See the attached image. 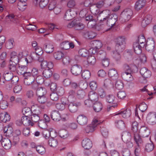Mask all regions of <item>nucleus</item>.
I'll return each instance as SVG.
<instances>
[{
    "label": "nucleus",
    "instance_id": "25",
    "mask_svg": "<svg viewBox=\"0 0 156 156\" xmlns=\"http://www.w3.org/2000/svg\"><path fill=\"white\" fill-rule=\"evenodd\" d=\"M87 25L93 29H96L98 26L97 20L93 19L88 22Z\"/></svg>",
    "mask_w": 156,
    "mask_h": 156
},
{
    "label": "nucleus",
    "instance_id": "1",
    "mask_svg": "<svg viewBox=\"0 0 156 156\" xmlns=\"http://www.w3.org/2000/svg\"><path fill=\"white\" fill-rule=\"evenodd\" d=\"M133 14V11L131 9H126L121 14L120 20L122 23L126 22L130 19Z\"/></svg>",
    "mask_w": 156,
    "mask_h": 156
},
{
    "label": "nucleus",
    "instance_id": "60",
    "mask_svg": "<svg viewBox=\"0 0 156 156\" xmlns=\"http://www.w3.org/2000/svg\"><path fill=\"white\" fill-rule=\"evenodd\" d=\"M38 102L40 103L44 104L47 101V98L45 96L38 97L37 98Z\"/></svg>",
    "mask_w": 156,
    "mask_h": 156
},
{
    "label": "nucleus",
    "instance_id": "59",
    "mask_svg": "<svg viewBox=\"0 0 156 156\" xmlns=\"http://www.w3.org/2000/svg\"><path fill=\"white\" fill-rule=\"evenodd\" d=\"M19 69L21 71H22V72L20 73L24 74V76H26V74H28V73L26 72L27 69V67L26 66L23 65L19 66Z\"/></svg>",
    "mask_w": 156,
    "mask_h": 156
},
{
    "label": "nucleus",
    "instance_id": "10",
    "mask_svg": "<svg viewBox=\"0 0 156 156\" xmlns=\"http://www.w3.org/2000/svg\"><path fill=\"white\" fill-rule=\"evenodd\" d=\"M82 147L85 149L89 150L92 147L91 141L89 139L85 138L82 142Z\"/></svg>",
    "mask_w": 156,
    "mask_h": 156
},
{
    "label": "nucleus",
    "instance_id": "50",
    "mask_svg": "<svg viewBox=\"0 0 156 156\" xmlns=\"http://www.w3.org/2000/svg\"><path fill=\"white\" fill-rule=\"evenodd\" d=\"M8 103L6 100H2L0 101V107L2 109H5L8 107Z\"/></svg>",
    "mask_w": 156,
    "mask_h": 156
},
{
    "label": "nucleus",
    "instance_id": "55",
    "mask_svg": "<svg viewBox=\"0 0 156 156\" xmlns=\"http://www.w3.org/2000/svg\"><path fill=\"white\" fill-rule=\"evenodd\" d=\"M142 143V141L141 140V143L139 144L136 143L137 145V146L135 147V150H134V154L136 156H139V153L140 152V146H141Z\"/></svg>",
    "mask_w": 156,
    "mask_h": 156
},
{
    "label": "nucleus",
    "instance_id": "47",
    "mask_svg": "<svg viewBox=\"0 0 156 156\" xmlns=\"http://www.w3.org/2000/svg\"><path fill=\"white\" fill-rule=\"evenodd\" d=\"M113 84L111 80L109 79H105L104 81V86L106 88L112 86Z\"/></svg>",
    "mask_w": 156,
    "mask_h": 156
},
{
    "label": "nucleus",
    "instance_id": "9",
    "mask_svg": "<svg viewBox=\"0 0 156 156\" xmlns=\"http://www.w3.org/2000/svg\"><path fill=\"white\" fill-rule=\"evenodd\" d=\"M80 105V103L72 102L71 101L68 105V109L71 112H76L78 109V107Z\"/></svg>",
    "mask_w": 156,
    "mask_h": 156
},
{
    "label": "nucleus",
    "instance_id": "11",
    "mask_svg": "<svg viewBox=\"0 0 156 156\" xmlns=\"http://www.w3.org/2000/svg\"><path fill=\"white\" fill-rule=\"evenodd\" d=\"M84 37L88 39H92L97 36V34L92 31H84L83 32Z\"/></svg>",
    "mask_w": 156,
    "mask_h": 156
},
{
    "label": "nucleus",
    "instance_id": "35",
    "mask_svg": "<svg viewBox=\"0 0 156 156\" xmlns=\"http://www.w3.org/2000/svg\"><path fill=\"white\" fill-rule=\"evenodd\" d=\"M23 120V125L25 126H27L29 125L32 126L33 123L30 119H28L27 118H23L22 119Z\"/></svg>",
    "mask_w": 156,
    "mask_h": 156
},
{
    "label": "nucleus",
    "instance_id": "19",
    "mask_svg": "<svg viewBox=\"0 0 156 156\" xmlns=\"http://www.w3.org/2000/svg\"><path fill=\"white\" fill-rule=\"evenodd\" d=\"M108 75L113 80H116L118 78V74L115 69H110L108 72Z\"/></svg>",
    "mask_w": 156,
    "mask_h": 156
},
{
    "label": "nucleus",
    "instance_id": "4",
    "mask_svg": "<svg viewBox=\"0 0 156 156\" xmlns=\"http://www.w3.org/2000/svg\"><path fill=\"white\" fill-rule=\"evenodd\" d=\"M138 131L139 133H140L143 137H148L150 133L149 129L145 126H141Z\"/></svg>",
    "mask_w": 156,
    "mask_h": 156
},
{
    "label": "nucleus",
    "instance_id": "44",
    "mask_svg": "<svg viewBox=\"0 0 156 156\" xmlns=\"http://www.w3.org/2000/svg\"><path fill=\"white\" fill-rule=\"evenodd\" d=\"M94 130V127H92L90 125L87 126L84 128V132L87 133L92 132Z\"/></svg>",
    "mask_w": 156,
    "mask_h": 156
},
{
    "label": "nucleus",
    "instance_id": "12",
    "mask_svg": "<svg viewBox=\"0 0 156 156\" xmlns=\"http://www.w3.org/2000/svg\"><path fill=\"white\" fill-rule=\"evenodd\" d=\"M54 47L50 42H46L44 45V49L45 51L48 53H51L54 51Z\"/></svg>",
    "mask_w": 156,
    "mask_h": 156
},
{
    "label": "nucleus",
    "instance_id": "43",
    "mask_svg": "<svg viewBox=\"0 0 156 156\" xmlns=\"http://www.w3.org/2000/svg\"><path fill=\"white\" fill-rule=\"evenodd\" d=\"M106 100L109 103H115L116 102L115 97L112 95H110L107 96Z\"/></svg>",
    "mask_w": 156,
    "mask_h": 156
},
{
    "label": "nucleus",
    "instance_id": "3",
    "mask_svg": "<svg viewBox=\"0 0 156 156\" xmlns=\"http://www.w3.org/2000/svg\"><path fill=\"white\" fill-rule=\"evenodd\" d=\"M131 112L130 109H126L123 111H121L116 113L113 114L112 116H118L119 117H129L131 115Z\"/></svg>",
    "mask_w": 156,
    "mask_h": 156
},
{
    "label": "nucleus",
    "instance_id": "52",
    "mask_svg": "<svg viewBox=\"0 0 156 156\" xmlns=\"http://www.w3.org/2000/svg\"><path fill=\"white\" fill-rule=\"evenodd\" d=\"M106 95V92L102 88H100L98 90V96L101 98H105Z\"/></svg>",
    "mask_w": 156,
    "mask_h": 156
},
{
    "label": "nucleus",
    "instance_id": "41",
    "mask_svg": "<svg viewBox=\"0 0 156 156\" xmlns=\"http://www.w3.org/2000/svg\"><path fill=\"white\" fill-rule=\"evenodd\" d=\"M101 62V64L103 66L108 67L109 64V60L107 58L105 57V58L100 59H99Z\"/></svg>",
    "mask_w": 156,
    "mask_h": 156
},
{
    "label": "nucleus",
    "instance_id": "51",
    "mask_svg": "<svg viewBox=\"0 0 156 156\" xmlns=\"http://www.w3.org/2000/svg\"><path fill=\"white\" fill-rule=\"evenodd\" d=\"M66 105V103L63 101L61 103L57 104L56 105V107L58 109L62 110L65 108Z\"/></svg>",
    "mask_w": 156,
    "mask_h": 156
},
{
    "label": "nucleus",
    "instance_id": "28",
    "mask_svg": "<svg viewBox=\"0 0 156 156\" xmlns=\"http://www.w3.org/2000/svg\"><path fill=\"white\" fill-rule=\"evenodd\" d=\"M146 40L144 37L143 35L140 36L138 37V39L137 43L140 44L141 47H144L145 45Z\"/></svg>",
    "mask_w": 156,
    "mask_h": 156
},
{
    "label": "nucleus",
    "instance_id": "17",
    "mask_svg": "<svg viewBox=\"0 0 156 156\" xmlns=\"http://www.w3.org/2000/svg\"><path fill=\"white\" fill-rule=\"evenodd\" d=\"M22 113L23 115L21 117H30L32 115V112L30 108L25 107L22 109Z\"/></svg>",
    "mask_w": 156,
    "mask_h": 156
},
{
    "label": "nucleus",
    "instance_id": "24",
    "mask_svg": "<svg viewBox=\"0 0 156 156\" xmlns=\"http://www.w3.org/2000/svg\"><path fill=\"white\" fill-rule=\"evenodd\" d=\"M140 44L137 43H135L133 44V48L135 53L137 54H140L141 53L142 48L143 47H140Z\"/></svg>",
    "mask_w": 156,
    "mask_h": 156
},
{
    "label": "nucleus",
    "instance_id": "33",
    "mask_svg": "<svg viewBox=\"0 0 156 156\" xmlns=\"http://www.w3.org/2000/svg\"><path fill=\"white\" fill-rule=\"evenodd\" d=\"M77 122L81 125H84L87 124L88 119L87 118H77Z\"/></svg>",
    "mask_w": 156,
    "mask_h": 156
},
{
    "label": "nucleus",
    "instance_id": "21",
    "mask_svg": "<svg viewBox=\"0 0 156 156\" xmlns=\"http://www.w3.org/2000/svg\"><path fill=\"white\" fill-rule=\"evenodd\" d=\"M58 134L59 136L63 139L67 138L69 136L68 131L64 129L60 130L58 132Z\"/></svg>",
    "mask_w": 156,
    "mask_h": 156
},
{
    "label": "nucleus",
    "instance_id": "39",
    "mask_svg": "<svg viewBox=\"0 0 156 156\" xmlns=\"http://www.w3.org/2000/svg\"><path fill=\"white\" fill-rule=\"evenodd\" d=\"M16 64L12 62H9V65L8 66V68L10 71V72H15L16 71L17 68L16 66Z\"/></svg>",
    "mask_w": 156,
    "mask_h": 156
},
{
    "label": "nucleus",
    "instance_id": "16",
    "mask_svg": "<svg viewBox=\"0 0 156 156\" xmlns=\"http://www.w3.org/2000/svg\"><path fill=\"white\" fill-rule=\"evenodd\" d=\"M2 146H4V148L6 150L10 148L12 146L11 141L8 138H3L2 142Z\"/></svg>",
    "mask_w": 156,
    "mask_h": 156
},
{
    "label": "nucleus",
    "instance_id": "26",
    "mask_svg": "<svg viewBox=\"0 0 156 156\" xmlns=\"http://www.w3.org/2000/svg\"><path fill=\"white\" fill-rule=\"evenodd\" d=\"M48 144L51 147H55L58 144L57 140L53 138L49 139L48 141Z\"/></svg>",
    "mask_w": 156,
    "mask_h": 156
},
{
    "label": "nucleus",
    "instance_id": "54",
    "mask_svg": "<svg viewBox=\"0 0 156 156\" xmlns=\"http://www.w3.org/2000/svg\"><path fill=\"white\" fill-rule=\"evenodd\" d=\"M78 53L80 55L83 57H86L88 55L87 51L84 49L80 50Z\"/></svg>",
    "mask_w": 156,
    "mask_h": 156
},
{
    "label": "nucleus",
    "instance_id": "62",
    "mask_svg": "<svg viewBox=\"0 0 156 156\" xmlns=\"http://www.w3.org/2000/svg\"><path fill=\"white\" fill-rule=\"evenodd\" d=\"M50 97L51 100L56 101L58 99V95L57 93L53 92L50 94Z\"/></svg>",
    "mask_w": 156,
    "mask_h": 156
},
{
    "label": "nucleus",
    "instance_id": "30",
    "mask_svg": "<svg viewBox=\"0 0 156 156\" xmlns=\"http://www.w3.org/2000/svg\"><path fill=\"white\" fill-rule=\"evenodd\" d=\"M42 74L44 77L48 78L52 76V73L50 69H45L43 71Z\"/></svg>",
    "mask_w": 156,
    "mask_h": 156
},
{
    "label": "nucleus",
    "instance_id": "15",
    "mask_svg": "<svg viewBox=\"0 0 156 156\" xmlns=\"http://www.w3.org/2000/svg\"><path fill=\"white\" fill-rule=\"evenodd\" d=\"M146 1L144 0H138L135 4L134 8L136 10L142 9L145 5Z\"/></svg>",
    "mask_w": 156,
    "mask_h": 156
},
{
    "label": "nucleus",
    "instance_id": "13",
    "mask_svg": "<svg viewBox=\"0 0 156 156\" xmlns=\"http://www.w3.org/2000/svg\"><path fill=\"white\" fill-rule=\"evenodd\" d=\"M41 118V119H40V118H39L38 124L40 128H43V127H45L47 126V123L49 122L50 119V118Z\"/></svg>",
    "mask_w": 156,
    "mask_h": 156
},
{
    "label": "nucleus",
    "instance_id": "37",
    "mask_svg": "<svg viewBox=\"0 0 156 156\" xmlns=\"http://www.w3.org/2000/svg\"><path fill=\"white\" fill-rule=\"evenodd\" d=\"M36 148L37 152L41 154H44L45 152V148L41 145H39L36 146Z\"/></svg>",
    "mask_w": 156,
    "mask_h": 156
},
{
    "label": "nucleus",
    "instance_id": "46",
    "mask_svg": "<svg viewBox=\"0 0 156 156\" xmlns=\"http://www.w3.org/2000/svg\"><path fill=\"white\" fill-rule=\"evenodd\" d=\"M60 48L62 50H66L69 49V42L68 41L63 42L60 44Z\"/></svg>",
    "mask_w": 156,
    "mask_h": 156
},
{
    "label": "nucleus",
    "instance_id": "7",
    "mask_svg": "<svg viewBox=\"0 0 156 156\" xmlns=\"http://www.w3.org/2000/svg\"><path fill=\"white\" fill-rule=\"evenodd\" d=\"M90 98L91 100L93 102V106H92L94 110L97 112V105L98 104V94L95 92H93V94L90 95Z\"/></svg>",
    "mask_w": 156,
    "mask_h": 156
},
{
    "label": "nucleus",
    "instance_id": "63",
    "mask_svg": "<svg viewBox=\"0 0 156 156\" xmlns=\"http://www.w3.org/2000/svg\"><path fill=\"white\" fill-rule=\"evenodd\" d=\"M147 105L144 102H143L140 104L139 106V109L142 112L145 111L147 109Z\"/></svg>",
    "mask_w": 156,
    "mask_h": 156
},
{
    "label": "nucleus",
    "instance_id": "61",
    "mask_svg": "<svg viewBox=\"0 0 156 156\" xmlns=\"http://www.w3.org/2000/svg\"><path fill=\"white\" fill-rule=\"evenodd\" d=\"M77 94V97L80 99H83L85 96V93L82 90H78Z\"/></svg>",
    "mask_w": 156,
    "mask_h": 156
},
{
    "label": "nucleus",
    "instance_id": "34",
    "mask_svg": "<svg viewBox=\"0 0 156 156\" xmlns=\"http://www.w3.org/2000/svg\"><path fill=\"white\" fill-rule=\"evenodd\" d=\"M115 126L118 128L122 129L125 127V124L122 120L116 121L115 122Z\"/></svg>",
    "mask_w": 156,
    "mask_h": 156
},
{
    "label": "nucleus",
    "instance_id": "48",
    "mask_svg": "<svg viewBox=\"0 0 156 156\" xmlns=\"http://www.w3.org/2000/svg\"><path fill=\"white\" fill-rule=\"evenodd\" d=\"M154 148V146L152 143H148L145 146V150L147 152H150L152 151Z\"/></svg>",
    "mask_w": 156,
    "mask_h": 156
},
{
    "label": "nucleus",
    "instance_id": "53",
    "mask_svg": "<svg viewBox=\"0 0 156 156\" xmlns=\"http://www.w3.org/2000/svg\"><path fill=\"white\" fill-rule=\"evenodd\" d=\"M116 51L122 52L125 49V45L123 44H116L115 46Z\"/></svg>",
    "mask_w": 156,
    "mask_h": 156
},
{
    "label": "nucleus",
    "instance_id": "32",
    "mask_svg": "<svg viewBox=\"0 0 156 156\" xmlns=\"http://www.w3.org/2000/svg\"><path fill=\"white\" fill-rule=\"evenodd\" d=\"M14 40L13 39L9 40L6 42L5 46L7 48L10 49L12 48L14 45Z\"/></svg>",
    "mask_w": 156,
    "mask_h": 156
},
{
    "label": "nucleus",
    "instance_id": "38",
    "mask_svg": "<svg viewBox=\"0 0 156 156\" xmlns=\"http://www.w3.org/2000/svg\"><path fill=\"white\" fill-rule=\"evenodd\" d=\"M12 128L8 126L5 127L3 129V132L7 136H9L12 132Z\"/></svg>",
    "mask_w": 156,
    "mask_h": 156
},
{
    "label": "nucleus",
    "instance_id": "57",
    "mask_svg": "<svg viewBox=\"0 0 156 156\" xmlns=\"http://www.w3.org/2000/svg\"><path fill=\"white\" fill-rule=\"evenodd\" d=\"M63 56V54L61 51H57L54 53V57L57 60H59L61 59Z\"/></svg>",
    "mask_w": 156,
    "mask_h": 156
},
{
    "label": "nucleus",
    "instance_id": "58",
    "mask_svg": "<svg viewBox=\"0 0 156 156\" xmlns=\"http://www.w3.org/2000/svg\"><path fill=\"white\" fill-rule=\"evenodd\" d=\"M146 120L151 125H154L156 123V118H146Z\"/></svg>",
    "mask_w": 156,
    "mask_h": 156
},
{
    "label": "nucleus",
    "instance_id": "20",
    "mask_svg": "<svg viewBox=\"0 0 156 156\" xmlns=\"http://www.w3.org/2000/svg\"><path fill=\"white\" fill-rule=\"evenodd\" d=\"M122 138L124 142L130 140H131L130 133L127 131H124L122 133Z\"/></svg>",
    "mask_w": 156,
    "mask_h": 156
},
{
    "label": "nucleus",
    "instance_id": "36",
    "mask_svg": "<svg viewBox=\"0 0 156 156\" xmlns=\"http://www.w3.org/2000/svg\"><path fill=\"white\" fill-rule=\"evenodd\" d=\"M84 25L82 23H80L76 20V23L75 26V29L76 30H81L84 28Z\"/></svg>",
    "mask_w": 156,
    "mask_h": 156
},
{
    "label": "nucleus",
    "instance_id": "14",
    "mask_svg": "<svg viewBox=\"0 0 156 156\" xmlns=\"http://www.w3.org/2000/svg\"><path fill=\"white\" fill-rule=\"evenodd\" d=\"M152 20V16L150 15H147L142 20L141 22V26L143 27H146L151 22Z\"/></svg>",
    "mask_w": 156,
    "mask_h": 156
},
{
    "label": "nucleus",
    "instance_id": "42",
    "mask_svg": "<svg viewBox=\"0 0 156 156\" xmlns=\"http://www.w3.org/2000/svg\"><path fill=\"white\" fill-rule=\"evenodd\" d=\"M81 76L83 79H88L90 77V73L89 71L85 70L82 73Z\"/></svg>",
    "mask_w": 156,
    "mask_h": 156
},
{
    "label": "nucleus",
    "instance_id": "5",
    "mask_svg": "<svg viewBox=\"0 0 156 156\" xmlns=\"http://www.w3.org/2000/svg\"><path fill=\"white\" fill-rule=\"evenodd\" d=\"M71 71L73 75L77 76L81 73L82 68L79 65H74L71 67Z\"/></svg>",
    "mask_w": 156,
    "mask_h": 156
},
{
    "label": "nucleus",
    "instance_id": "64",
    "mask_svg": "<svg viewBox=\"0 0 156 156\" xmlns=\"http://www.w3.org/2000/svg\"><path fill=\"white\" fill-rule=\"evenodd\" d=\"M22 90V87L20 85H16L15 86L13 89L14 92L16 94L19 93Z\"/></svg>",
    "mask_w": 156,
    "mask_h": 156
},
{
    "label": "nucleus",
    "instance_id": "22",
    "mask_svg": "<svg viewBox=\"0 0 156 156\" xmlns=\"http://www.w3.org/2000/svg\"><path fill=\"white\" fill-rule=\"evenodd\" d=\"M48 0H34V4H39L41 8L44 7L48 3Z\"/></svg>",
    "mask_w": 156,
    "mask_h": 156
},
{
    "label": "nucleus",
    "instance_id": "56",
    "mask_svg": "<svg viewBox=\"0 0 156 156\" xmlns=\"http://www.w3.org/2000/svg\"><path fill=\"white\" fill-rule=\"evenodd\" d=\"M115 87L118 90L122 89L123 87V84L120 80H118L116 81L115 84Z\"/></svg>",
    "mask_w": 156,
    "mask_h": 156
},
{
    "label": "nucleus",
    "instance_id": "6",
    "mask_svg": "<svg viewBox=\"0 0 156 156\" xmlns=\"http://www.w3.org/2000/svg\"><path fill=\"white\" fill-rule=\"evenodd\" d=\"M155 46L154 41L153 38L148 39L146 43L145 48L148 51H153Z\"/></svg>",
    "mask_w": 156,
    "mask_h": 156
},
{
    "label": "nucleus",
    "instance_id": "8",
    "mask_svg": "<svg viewBox=\"0 0 156 156\" xmlns=\"http://www.w3.org/2000/svg\"><path fill=\"white\" fill-rule=\"evenodd\" d=\"M24 83L25 85L27 86L30 85L35 81V77L33 76H31L29 74H26L25 76Z\"/></svg>",
    "mask_w": 156,
    "mask_h": 156
},
{
    "label": "nucleus",
    "instance_id": "31",
    "mask_svg": "<svg viewBox=\"0 0 156 156\" xmlns=\"http://www.w3.org/2000/svg\"><path fill=\"white\" fill-rule=\"evenodd\" d=\"M75 91L71 90L68 93V99L70 101H73L75 99Z\"/></svg>",
    "mask_w": 156,
    "mask_h": 156
},
{
    "label": "nucleus",
    "instance_id": "45",
    "mask_svg": "<svg viewBox=\"0 0 156 156\" xmlns=\"http://www.w3.org/2000/svg\"><path fill=\"white\" fill-rule=\"evenodd\" d=\"M113 57L115 60L117 61H119L121 59V57L120 54L117 51H114L113 52Z\"/></svg>",
    "mask_w": 156,
    "mask_h": 156
},
{
    "label": "nucleus",
    "instance_id": "40",
    "mask_svg": "<svg viewBox=\"0 0 156 156\" xmlns=\"http://www.w3.org/2000/svg\"><path fill=\"white\" fill-rule=\"evenodd\" d=\"M90 9L91 12L95 14H98V4H95L90 6Z\"/></svg>",
    "mask_w": 156,
    "mask_h": 156
},
{
    "label": "nucleus",
    "instance_id": "23",
    "mask_svg": "<svg viewBox=\"0 0 156 156\" xmlns=\"http://www.w3.org/2000/svg\"><path fill=\"white\" fill-rule=\"evenodd\" d=\"M47 93L45 88L40 87L37 89L36 93L38 97L45 96Z\"/></svg>",
    "mask_w": 156,
    "mask_h": 156
},
{
    "label": "nucleus",
    "instance_id": "27",
    "mask_svg": "<svg viewBox=\"0 0 156 156\" xmlns=\"http://www.w3.org/2000/svg\"><path fill=\"white\" fill-rule=\"evenodd\" d=\"M53 129L50 128L48 129H44L42 131V135L46 139L49 138L50 136L51 132L52 131Z\"/></svg>",
    "mask_w": 156,
    "mask_h": 156
},
{
    "label": "nucleus",
    "instance_id": "49",
    "mask_svg": "<svg viewBox=\"0 0 156 156\" xmlns=\"http://www.w3.org/2000/svg\"><path fill=\"white\" fill-rule=\"evenodd\" d=\"M96 61L95 56H90L88 57L87 58V62L89 64L94 65Z\"/></svg>",
    "mask_w": 156,
    "mask_h": 156
},
{
    "label": "nucleus",
    "instance_id": "2",
    "mask_svg": "<svg viewBox=\"0 0 156 156\" xmlns=\"http://www.w3.org/2000/svg\"><path fill=\"white\" fill-rule=\"evenodd\" d=\"M138 123L137 122L135 121L132 124V129L133 133L134 140L137 144H140L141 142V139L140 138L138 131Z\"/></svg>",
    "mask_w": 156,
    "mask_h": 156
},
{
    "label": "nucleus",
    "instance_id": "18",
    "mask_svg": "<svg viewBox=\"0 0 156 156\" xmlns=\"http://www.w3.org/2000/svg\"><path fill=\"white\" fill-rule=\"evenodd\" d=\"M132 72H125L122 74V76L124 80L127 81H131L133 79V77L131 74Z\"/></svg>",
    "mask_w": 156,
    "mask_h": 156
},
{
    "label": "nucleus",
    "instance_id": "29",
    "mask_svg": "<svg viewBox=\"0 0 156 156\" xmlns=\"http://www.w3.org/2000/svg\"><path fill=\"white\" fill-rule=\"evenodd\" d=\"M13 74L11 72H5L3 74L4 79L6 81H10L12 78Z\"/></svg>",
    "mask_w": 156,
    "mask_h": 156
}]
</instances>
